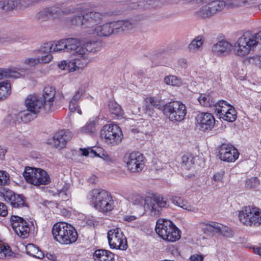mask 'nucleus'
I'll list each match as a JSON object with an SVG mask.
<instances>
[{
    "instance_id": "obj_1",
    "label": "nucleus",
    "mask_w": 261,
    "mask_h": 261,
    "mask_svg": "<svg viewBox=\"0 0 261 261\" xmlns=\"http://www.w3.org/2000/svg\"><path fill=\"white\" fill-rule=\"evenodd\" d=\"M258 45L261 46V31L258 33L246 31L234 43L236 54L240 57L247 55Z\"/></svg>"
},
{
    "instance_id": "obj_2",
    "label": "nucleus",
    "mask_w": 261,
    "mask_h": 261,
    "mask_svg": "<svg viewBox=\"0 0 261 261\" xmlns=\"http://www.w3.org/2000/svg\"><path fill=\"white\" fill-rule=\"evenodd\" d=\"M185 3L198 5L200 8L195 15L200 18H210L221 11L226 6L224 1L220 0H185Z\"/></svg>"
},
{
    "instance_id": "obj_3",
    "label": "nucleus",
    "mask_w": 261,
    "mask_h": 261,
    "mask_svg": "<svg viewBox=\"0 0 261 261\" xmlns=\"http://www.w3.org/2000/svg\"><path fill=\"white\" fill-rule=\"evenodd\" d=\"M89 199L94 208L103 213L110 212L114 207V200L111 194L106 190L95 189L89 193Z\"/></svg>"
},
{
    "instance_id": "obj_4",
    "label": "nucleus",
    "mask_w": 261,
    "mask_h": 261,
    "mask_svg": "<svg viewBox=\"0 0 261 261\" xmlns=\"http://www.w3.org/2000/svg\"><path fill=\"white\" fill-rule=\"evenodd\" d=\"M51 231L54 239L62 244L67 245L74 243L78 237L75 228L66 223H56Z\"/></svg>"
},
{
    "instance_id": "obj_5",
    "label": "nucleus",
    "mask_w": 261,
    "mask_h": 261,
    "mask_svg": "<svg viewBox=\"0 0 261 261\" xmlns=\"http://www.w3.org/2000/svg\"><path fill=\"white\" fill-rule=\"evenodd\" d=\"M59 5L43 9L36 15V18L41 21H46L51 18H61L64 16L76 12H80L82 10L79 5H70L67 7L60 9Z\"/></svg>"
},
{
    "instance_id": "obj_6",
    "label": "nucleus",
    "mask_w": 261,
    "mask_h": 261,
    "mask_svg": "<svg viewBox=\"0 0 261 261\" xmlns=\"http://www.w3.org/2000/svg\"><path fill=\"white\" fill-rule=\"evenodd\" d=\"M155 231L161 238L168 242H175L180 238L179 229L169 220H158Z\"/></svg>"
},
{
    "instance_id": "obj_7",
    "label": "nucleus",
    "mask_w": 261,
    "mask_h": 261,
    "mask_svg": "<svg viewBox=\"0 0 261 261\" xmlns=\"http://www.w3.org/2000/svg\"><path fill=\"white\" fill-rule=\"evenodd\" d=\"M238 217L244 225L257 227L261 224V210L256 206H245L239 211Z\"/></svg>"
},
{
    "instance_id": "obj_8",
    "label": "nucleus",
    "mask_w": 261,
    "mask_h": 261,
    "mask_svg": "<svg viewBox=\"0 0 261 261\" xmlns=\"http://www.w3.org/2000/svg\"><path fill=\"white\" fill-rule=\"evenodd\" d=\"M163 113L170 121L180 122L187 114L186 107L179 101L170 102L164 106Z\"/></svg>"
},
{
    "instance_id": "obj_9",
    "label": "nucleus",
    "mask_w": 261,
    "mask_h": 261,
    "mask_svg": "<svg viewBox=\"0 0 261 261\" xmlns=\"http://www.w3.org/2000/svg\"><path fill=\"white\" fill-rule=\"evenodd\" d=\"M23 175L28 182L36 186L41 185H46L50 181L47 173L40 168L27 167L23 172Z\"/></svg>"
},
{
    "instance_id": "obj_10",
    "label": "nucleus",
    "mask_w": 261,
    "mask_h": 261,
    "mask_svg": "<svg viewBox=\"0 0 261 261\" xmlns=\"http://www.w3.org/2000/svg\"><path fill=\"white\" fill-rule=\"evenodd\" d=\"M100 135L105 143L112 146L119 144L123 137L120 128L115 124L105 125L101 130Z\"/></svg>"
},
{
    "instance_id": "obj_11",
    "label": "nucleus",
    "mask_w": 261,
    "mask_h": 261,
    "mask_svg": "<svg viewBox=\"0 0 261 261\" xmlns=\"http://www.w3.org/2000/svg\"><path fill=\"white\" fill-rule=\"evenodd\" d=\"M144 208L151 216H159L164 207H167L168 203L162 196L153 195L145 198Z\"/></svg>"
},
{
    "instance_id": "obj_12",
    "label": "nucleus",
    "mask_w": 261,
    "mask_h": 261,
    "mask_svg": "<svg viewBox=\"0 0 261 261\" xmlns=\"http://www.w3.org/2000/svg\"><path fill=\"white\" fill-rule=\"evenodd\" d=\"M107 238L112 249L125 250L128 247L126 238L119 228L111 229L108 231Z\"/></svg>"
},
{
    "instance_id": "obj_13",
    "label": "nucleus",
    "mask_w": 261,
    "mask_h": 261,
    "mask_svg": "<svg viewBox=\"0 0 261 261\" xmlns=\"http://www.w3.org/2000/svg\"><path fill=\"white\" fill-rule=\"evenodd\" d=\"M124 162L126 164L128 170L132 173L141 171L145 166L144 156L139 152L126 153L124 157Z\"/></svg>"
},
{
    "instance_id": "obj_14",
    "label": "nucleus",
    "mask_w": 261,
    "mask_h": 261,
    "mask_svg": "<svg viewBox=\"0 0 261 261\" xmlns=\"http://www.w3.org/2000/svg\"><path fill=\"white\" fill-rule=\"evenodd\" d=\"M79 57L73 59L69 61H63L59 64V67L62 70L73 72L80 69L85 67L89 60L85 55H79Z\"/></svg>"
},
{
    "instance_id": "obj_15",
    "label": "nucleus",
    "mask_w": 261,
    "mask_h": 261,
    "mask_svg": "<svg viewBox=\"0 0 261 261\" xmlns=\"http://www.w3.org/2000/svg\"><path fill=\"white\" fill-rule=\"evenodd\" d=\"M11 223L15 232L22 239L28 238L30 232L29 223L22 218L12 215L11 217Z\"/></svg>"
},
{
    "instance_id": "obj_16",
    "label": "nucleus",
    "mask_w": 261,
    "mask_h": 261,
    "mask_svg": "<svg viewBox=\"0 0 261 261\" xmlns=\"http://www.w3.org/2000/svg\"><path fill=\"white\" fill-rule=\"evenodd\" d=\"M25 105L30 112L37 114L42 111L46 113L51 111L46 110L45 102L42 98L36 94L28 95L25 100Z\"/></svg>"
},
{
    "instance_id": "obj_17",
    "label": "nucleus",
    "mask_w": 261,
    "mask_h": 261,
    "mask_svg": "<svg viewBox=\"0 0 261 261\" xmlns=\"http://www.w3.org/2000/svg\"><path fill=\"white\" fill-rule=\"evenodd\" d=\"M238 150L233 146L222 144L218 147V156L221 160L227 162H233L239 157Z\"/></svg>"
},
{
    "instance_id": "obj_18",
    "label": "nucleus",
    "mask_w": 261,
    "mask_h": 261,
    "mask_svg": "<svg viewBox=\"0 0 261 261\" xmlns=\"http://www.w3.org/2000/svg\"><path fill=\"white\" fill-rule=\"evenodd\" d=\"M71 138V134L68 130H61L56 133L49 142L55 148L61 149L64 147L67 142Z\"/></svg>"
},
{
    "instance_id": "obj_19",
    "label": "nucleus",
    "mask_w": 261,
    "mask_h": 261,
    "mask_svg": "<svg viewBox=\"0 0 261 261\" xmlns=\"http://www.w3.org/2000/svg\"><path fill=\"white\" fill-rule=\"evenodd\" d=\"M196 120L200 129L203 131L211 130L215 123L214 116L208 113H202L198 115Z\"/></svg>"
},
{
    "instance_id": "obj_20",
    "label": "nucleus",
    "mask_w": 261,
    "mask_h": 261,
    "mask_svg": "<svg viewBox=\"0 0 261 261\" xmlns=\"http://www.w3.org/2000/svg\"><path fill=\"white\" fill-rule=\"evenodd\" d=\"M102 14L95 11L87 12L83 14L84 28L94 29L102 18Z\"/></svg>"
},
{
    "instance_id": "obj_21",
    "label": "nucleus",
    "mask_w": 261,
    "mask_h": 261,
    "mask_svg": "<svg viewBox=\"0 0 261 261\" xmlns=\"http://www.w3.org/2000/svg\"><path fill=\"white\" fill-rule=\"evenodd\" d=\"M233 46L226 40H221L215 44L212 47L213 53L218 56L228 55Z\"/></svg>"
},
{
    "instance_id": "obj_22",
    "label": "nucleus",
    "mask_w": 261,
    "mask_h": 261,
    "mask_svg": "<svg viewBox=\"0 0 261 261\" xmlns=\"http://www.w3.org/2000/svg\"><path fill=\"white\" fill-rule=\"evenodd\" d=\"M203 224L205 226V229L208 231L220 233L226 237L232 235V231L229 228L216 222H211L209 223H203Z\"/></svg>"
},
{
    "instance_id": "obj_23",
    "label": "nucleus",
    "mask_w": 261,
    "mask_h": 261,
    "mask_svg": "<svg viewBox=\"0 0 261 261\" xmlns=\"http://www.w3.org/2000/svg\"><path fill=\"white\" fill-rule=\"evenodd\" d=\"M144 0H131V5L130 7L132 9L137 8L138 7H144L147 9L150 6L152 8H159L164 5H167L166 3H164L163 0H147L146 4H144Z\"/></svg>"
},
{
    "instance_id": "obj_24",
    "label": "nucleus",
    "mask_w": 261,
    "mask_h": 261,
    "mask_svg": "<svg viewBox=\"0 0 261 261\" xmlns=\"http://www.w3.org/2000/svg\"><path fill=\"white\" fill-rule=\"evenodd\" d=\"M160 110L162 108L161 102L154 97H149L145 99V113L150 117H154V109Z\"/></svg>"
},
{
    "instance_id": "obj_25",
    "label": "nucleus",
    "mask_w": 261,
    "mask_h": 261,
    "mask_svg": "<svg viewBox=\"0 0 261 261\" xmlns=\"http://www.w3.org/2000/svg\"><path fill=\"white\" fill-rule=\"evenodd\" d=\"M55 93V89L51 86H46L43 89L42 96L40 97L45 102V108L47 110H51L54 101Z\"/></svg>"
},
{
    "instance_id": "obj_26",
    "label": "nucleus",
    "mask_w": 261,
    "mask_h": 261,
    "mask_svg": "<svg viewBox=\"0 0 261 261\" xmlns=\"http://www.w3.org/2000/svg\"><path fill=\"white\" fill-rule=\"evenodd\" d=\"M99 43L95 41H90L81 45V46L76 51L79 55H85L87 56L89 53L96 52L99 50Z\"/></svg>"
},
{
    "instance_id": "obj_27",
    "label": "nucleus",
    "mask_w": 261,
    "mask_h": 261,
    "mask_svg": "<svg viewBox=\"0 0 261 261\" xmlns=\"http://www.w3.org/2000/svg\"><path fill=\"white\" fill-rule=\"evenodd\" d=\"M87 32L89 34L95 33L100 36H108L113 33L110 23L97 26L94 29H89Z\"/></svg>"
},
{
    "instance_id": "obj_28",
    "label": "nucleus",
    "mask_w": 261,
    "mask_h": 261,
    "mask_svg": "<svg viewBox=\"0 0 261 261\" xmlns=\"http://www.w3.org/2000/svg\"><path fill=\"white\" fill-rule=\"evenodd\" d=\"M229 107V108L226 111L223 109H218V114L216 115L225 121L233 122L237 118L236 111L233 106Z\"/></svg>"
},
{
    "instance_id": "obj_29",
    "label": "nucleus",
    "mask_w": 261,
    "mask_h": 261,
    "mask_svg": "<svg viewBox=\"0 0 261 261\" xmlns=\"http://www.w3.org/2000/svg\"><path fill=\"white\" fill-rule=\"evenodd\" d=\"M37 114L36 113L30 112L29 109H27L15 115V121L18 123L21 122L27 123L36 118Z\"/></svg>"
},
{
    "instance_id": "obj_30",
    "label": "nucleus",
    "mask_w": 261,
    "mask_h": 261,
    "mask_svg": "<svg viewBox=\"0 0 261 261\" xmlns=\"http://www.w3.org/2000/svg\"><path fill=\"white\" fill-rule=\"evenodd\" d=\"M94 261H115L114 254L106 250H96L93 254Z\"/></svg>"
},
{
    "instance_id": "obj_31",
    "label": "nucleus",
    "mask_w": 261,
    "mask_h": 261,
    "mask_svg": "<svg viewBox=\"0 0 261 261\" xmlns=\"http://www.w3.org/2000/svg\"><path fill=\"white\" fill-rule=\"evenodd\" d=\"M172 202L174 204L182 208L184 210L190 212L196 213L198 212V209L193 206L189 204L187 201L183 200L180 197L174 196L172 197Z\"/></svg>"
},
{
    "instance_id": "obj_32",
    "label": "nucleus",
    "mask_w": 261,
    "mask_h": 261,
    "mask_svg": "<svg viewBox=\"0 0 261 261\" xmlns=\"http://www.w3.org/2000/svg\"><path fill=\"white\" fill-rule=\"evenodd\" d=\"M25 250L27 253L31 256L38 258H42L44 257L42 251L33 244H28L25 247Z\"/></svg>"
},
{
    "instance_id": "obj_33",
    "label": "nucleus",
    "mask_w": 261,
    "mask_h": 261,
    "mask_svg": "<svg viewBox=\"0 0 261 261\" xmlns=\"http://www.w3.org/2000/svg\"><path fill=\"white\" fill-rule=\"evenodd\" d=\"M66 45V51H76L81 46V41L79 39L75 38H68L65 39Z\"/></svg>"
},
{
    "instance_id": "obj_34",
    "label": "nucleus",
    "mask_w": 261,
    "mask_h": 261,
    "mask_svg": "<svg viewBox=\"0 0 261 261\" xmlns=\"http://www.w3.org/2000/svg\"><path fill=\"white\" fill-rule=\"evenodd\" d=\"M22 75L19 72L8 69L0 68V80L4 77L21 78Z\"/></svg>"
},
{
    "instance_id": "obj_35",
    "label": "nucleus",
    "mask_w": 261,
    "mask_h": 261,
    "mask_svg": "<svg viewBox=\"0 0 261 261\" xmlns=\"http://www.w3.org/2000/svg\"><path fill=\"white\" fill-rule=\"evenodd\" d=\"M20 0H6L0 1V9L7 11L16 8L20 4Z\"/></svg>"
},
{
    "instance_id": "obj_36",
    "label": "nucleus",
    "mask_w": 261,
    "mask_h": 261,
    "mask_svg": "<svg viewBox=\"0 0 261 261\" xmlns=\"http://www.w3.org/2000/svg\"><path fill=\"white\" fill-rule=\"evenodd\" d=\"M10 203L12 206L14 208H20L24 206H28V204L26 202V198L23 195L20 194H15Z\"/></svg>"
},
{
    "instance_id": "obj_37",
    "label": "nucleus",
    "mask_w": 261,
    "mask_h": 261,
    "mask_svg": "<svg viewBox=\"0 0 261 261\" xmlns=\"http://www.w3.org/2000/svg\"><path fill=\"white\" fill-rule=\"evenodd\" d=\"M198 100L201 105L206 107H215L216 101L212 98L210 95L201 94Z\"/></svg>"
},
{
    "instance_id": "obj_38",
    "label": "nucleus",
    "mask_w": 261,
    "mask_h": 261,
    "mask_svg": "<svg viewBox=\"0 0 261 261\" xmlns=\"http://www.w3.org/2000/svg\"><path fill=\"white\" fill-rule=\"evenodd\" d=\"M11 85L8 81L0 82V100L5 99L11 93Z\"/></svg>"
},
{
    "instance_id": "obj_39",
    "label": "nucleus",
    "mask_w": 261,
    "mask_h": 261,
    "mask_svg": "<svg viewBox=\"0 0 261 261\" xmlns=\"http://www.w3.org/2000/svg\"><path fill=\"white\" fill-rule=\"evenodd\" d=\"M196 159V156L190 154L184 155L181 158L182 166L186 169H190L194 165Z\"/></svg>"
},
{
    "instance_id": "obj_40",
    "label": "nucleus",
    "mask_w": 261,
    "mask_h": 261,
    "mask_svg": "<svg viewBox=\"0 0 261 261\" xmlns=\"http://www.w3.org/2000/svg\"><path fill=\"white\" fill-rule=\"evenodd\" d=\"M204 39L201 36H198L194 39L189 44L188 48L191 51L195 52L199 50L202 46Z\"/></svg>"
},
{
    "instance_id": "obj_41",
    "label": "nucleus",
    "mask_w": 261,
    "mask_h": 261,
    "mask_svg": "<svg viewBox=\"0 0 261 261\" xmlns=\"http://www.w3.org/2000/svg\"><path fill=\"white\" fill-rule=\"evenodd\" d=\"M95 124L94 121H90L86 125L81 128L80 131L81 133L93 135L95 132Z\"/></svg>"
},
{
    "instance_id": "obj_42",
    "label": "nucleus",
    "mask_w": 261,
    "mask_h": 261,
    "mask_svg": "<svg viewBox=\"0 0 261 261\" xmlns=\"http://www.w3.org/2000/svg\"><path fill=\"white\" fill-rule=\"evenodd\" d=\"M110 112L117 116H119L122 115L123 111L121 107L115 101H110L108 105Z\"/></svg>"
},
{
    "instance_id": "obj_43",
    "label": "nucleus",
    "mask_w": 261,
    "mask_h": 261,
    "mask_svg": "<svg viewBox=\"0 0 261 261\" xmlns=\"http://www.w3.org/2000/svg\"><path fill=\"white\" fill-rule=\"evenodd\" d=\"M54 42V52L58 51H67L65 39H61L59 41H53Z\"/></svg>"
},
{
    "instance_id": "obj_44",
    "label": "nucleus",
    "mask_w": 261,
    "mask_h": 261,
    "mask_svg": "<svg viewBox=\"0 0 261 261\" xmlns=\"http://www.w3.org/2000/svg\"><path fill=\"white\" fill-rule=\"evenodd\" d=\"M69 186L65 184L62 188L58 191V194L63 200H67L70 197V193L69 191Z\"/></svg>"
},
{
    "instance_id": "obj_45",
    "label": "nucleus",
    "mask_w": 261,
    "mask_h": 261,
    "mask_svg": "<svg viewBox=\"0 0 261 261\" xmlns=\"http://www.w3.org/2000/svg\"><path fill=\"white\" fill-rule=\"evenodd\" d=\"M164 82L167 85L178 86L181 84V80L175 75L166 76L164 79Z\"/></svg>"
},
{
    "instance_id": "obj_46",
    "label": "nucleus",
    "mask_w": 261,
    "mask_h": 261,
    "mask_svg": "<svg viewBox=\"0 0 261 261\" xmlns=\"http://www.w3.org/2000/svg\"><path fill=\"white\" fill-rule=\"evenodd\" d=\"M12 255V252L9 246L2 245L0 246V258L3 259L10 257Z\"/></svg>"
},
{
    "instance_id": "obj_47",
    "label": "nucleus",
    "mask_w": 261,
    "mask_h": 261,
    "mask_svg": "<svg viewBox=\"0 0 261 261\" xmlns=\"http://www.w3.org/2000/svg\"><path fill=\"white\" fill-rule=\"evenodd\" d=\"M259 184L258 179L256 177H252L246 179L245 185L248 188H255Z\"/></svg>"
},
{
    "instance_id": "obj_48",
    "label": "nucleus",
    "mask_w": 261,
    "mask_h": 261,
    "mask_svg": "<svg viewBox=\"0 0 261 261\" xmlns=\"http://www.w3.org/2000/svg\"><path fill=\"white\" fill-rule=\"evenodd\" d=\"M97 156H98L101 159H102L105 161H106L108 164H112L116 162V159L111 155L109 154L107 152L102 151V152L100 153H97Z\"/></svg>"
},
{
    "instance_id": "obj_49",
    "label": "nucleus",
    "mask_w": 261,
    "mask_h": 261,
    "mask_svg": "<svg viewBox=\"0 0 261 261\" xmlns=\"http://www.w3.org/2000/svg\"><path fill=\"white\" fill-rule=\"evenodd\" d=\"M54 42L52 41L46 42L40 47V51L44 53H49L54 52Z\"/></svg>"
},
{
    "instance_id": "obj_50",
    "label": "nucleus",
    "mask_w": 261,
    "mask_h": 261,
    "mask_svg": "<svg viewBox=\"0 0 261 261\" xmlns=\"http://www.w3.org/2000/svg\"><path fill=\"white\" fill-rule=\"evenodd\" d=\"M9 174L5 171L0 170V186H5L9 181Z\"/></svg>"
},
{
    "instance_id": "obj_51",
    "label": "nucleus",
    "mask_w": 261,
    "mask_h": 261,
    "mask_svg": "<svg viewBox=\"0 0 261 261\" xmlns=\"http://www.w3.org/2000/svg\"><path fill=\"white\" fill-rule=\"evenodd\" d=\"M84 20L83 18V15L82 16H74L71 19V23L72 24L75 25H81L82 28L86 29V28H84Z\"/></svg>"
},
{
    "instance_id": "obj_52",
    "label": "nucleus",
    "mask_w": 261,
    "mask_h": 261,
    "mask_svg": "<svg viewBox=\"0 0 261 261\" xmlns=\"http://www.w3.org/2000/svg\"><path fill=\"white\" fill-rule=\"evenodd\" d=\"M229 106H231L230 105H229V103H228L227 101L223 100H219V102H216V105H215V112L217 114H218V109L222 110V109H223V108H225V107H227L228 109V108H229Z\"/></svg>"
},
{
    "instance_id": "obj_53",
    "label": "nucleus",
    "mask_w": 261,
    "mask_h": 261,
    "mask_svg": "<svg viewBox=\"0 0 261 261\" xmlns=\"http://www.w3.org/2000/svg\"><path fill=\"white\" fill-rule=\"evenodd\" d=\"M2 194L5 201L11 203L16 194L10 190H7L2 193Z\"/></svg>"
},
{
    "instance_id": "obj_54",
    "label": "nucleus",
    "mask_w": 261,
    "mask_h": 261,
    "mask_svg": "<svg viewBox=\"0 0 261 261\" xmlns=\"http://www.w3.org/2000/svg\"><path fill=\"white\" fill-rule=\"evenodd\" d=\"M80 150L82 151V155L84 156H89L91 158L97 156V152L92 149H86V148H80Z\"/></svg>"
},
{
    "instance_id": "obj_55",
    "label": "nucleus",
    "mask_w": 261,
    "mask_h": 261,
    "mask_svg": "<svg viewBox=\"0 0 261 261\" xmlns=\"http://www.w3.org/2000/svg\"><path fill=\"white\" fill-rule=\"evenodd\" d=\"M134 24L128 20H122L121 31H129L134 28Z\"/></svg>"
},
{
    "instance_id": "obj_56",
    "label": "nucleus",
    "mask_w": 261,
    "mask_h": 261,
    "mask_svg": "<svg viewBox=\"0 0 261 261\" xmlns=\"http://www.w3.org/2000/svg\"><path fill=\"white\" fill-rule=\"evenodd\" d=\"M69 109L71 112H74L77 111L79 114H82V111L79 108L77 102L73 101L71 100H70L69 102Z\"/></svg>"
},
{
    "instance_id": "obj_57",
    "label": "nucleus",
    "mask_w": 261,
    "mask_h": 261,
    "mask_svg": "<svg viewBox=\"0 0 261 261\" xmlns=\"http://www.w3.org/2000/svg\"><path fill=\"white\" fill-rule=\"evenodd\" d=\"M224 174V171H220L216 173L213 176V179L217 182L223 184V178Z\"/></svg>"
},
{
    "instance_id": "obj_58",
    "label": "nucleus",
    "mask_w": 261,
    "mask_h": 261,
    "mask_svg": "<svg viewBox=\"0 0 261 261\" xmlns=\"http://www.w3.org/2000/svg\"><path fill=\"white\" fill-rule=\"evenodd\" d=\"M112 32H113L115 30L116 32L121 31V27H122V20H119L116 22H113L110 23Z\"/></svg>"
},
{
    "instance_id": "obj_59",
    "label": "nucleus",
    "mask_w": 261,
    "mask_h": 261,
    "mask_svg": "<svg viewBox=\"0 0 261 261\" xmlns=\"http://www.w3.org/2000/svg\"><path fill=\"white\" fill-rule=\"evenodd\" d=\"M24 63L29 66H33L39 63V59L38 58H28L25 60Z\"/></svg>"
},
{
    "instance_id": "obj_60",
    "label": "nucleus",
    "mask_w": 261,
    "mask_h": 261,
    "mask_svg": "<svg viewBox=\"0 0 261 261\" xmlns=\"http://www.w3.org/2000/svg\"><path fill=\"white\" fill-rule=\"evenodd\" d=\"M39 59V63H48L51 61L53 56L50 54H47L41 57H38Z\"/></svg>"
},
{
    "instance_id": "obj_61",
    "label": "nucleus",
    "mask_w": 261,
    "mask_h": 261,
    "mask_svg": "<svg viewBox=\"0 0 261 261\" xmlns=\"http://www.w3.org/2000/svg\"><path fill=\"white\" fill-rule=\"evenodd\" d=\"M8 214V210L6 205L3 202H0V216H6Z\"/></svg>"
},
{
    "instance_id": "obj_62",
    "label": "nucleus",
    "mask_w": 261,
    "mask_h": 261,
    "mask_svg": "<svg viewBox=\"0 0 261 261\" xmlns=\"http://www.w3.org/2000/svg\"><path fill=\"white\" fill-rule=\"evenodd\" d=\"M83 95L82 90L79 89L74 94L73 97L71 99L73 101L77 102L78 100L81 98Z\"/></svg>"
},
{
    "instance_id": "obj_63",
    "label": "nucleus",
    "mask_w": 261,
    "mask_h": 261,
    "mask_svg": "<svg viewBox=\"0 0 261 261\" xmlns=\"http://www.w3.org/2000/svg\"><path fill=\"white\" fill-rule=\"evenodd\" d=\"M253 62L261 68V56H255L251 58Z\"/></svg>"
},
{
    "instance_id": "obj_64",
    "label": "nucleus",
    "mask_w": 261,
    "mask_h": 261,
    "mask_svg": "<svg viewBox=\"0 0 261 261\" xmlns=\"http://www.w3.org/2000/svg\"><path fill=\"white\" fill-rule=\"evenodd\" d=\"M203 257L201 255L194 254L190 258V261H203Z\"/></svg>"
}]
</instances>
